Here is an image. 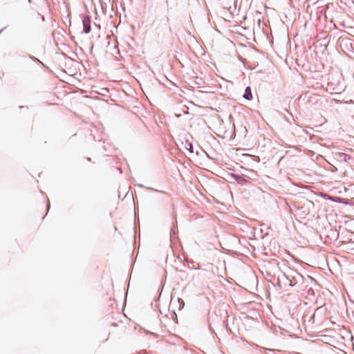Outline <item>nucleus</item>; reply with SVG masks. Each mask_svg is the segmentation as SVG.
Masks as SVG:
<instances>
[{
	"label": "nucleus",
	"instance_id": "obj_1",
	"mask_svg": "<svg viewBox=\"0 0 354 354\" xmlns=\"http://www.w3.org/2000/svg\"><path fill=\"white\" fill-rule=\"evenodd\" d=\"M291 272L294 274L292 276L286 272H282L281 275H279L278 279L281 280V278H284L289 286H294L297 283V279L301 277V274L296 270H291Z\"/></svg>",
	"mask_w": 354,
	"mask_h": 354
},
{
	"label": "nucleus",
	"instance_id": "obj_2",
	"mask_svg": "<svg viewBox=\"0 0 354 354\" xmlns=\"http://www.w3.org/2000/svg\"><path fill=\"white\" fill-rule=\"evenodd\" d=\"M83 24V32L85 34H88L91 32V19L89 17L86 16L82 20Z\"/></svg>",
	"mask_w": 354,
	"mask_h": 354
},
{
	"label": "nucleus",
	"instance_id": "obj_3",
	"mask_svg": "<svg viewBox=\"0 0 354 354\" xmlns=\"http://www.w3.org/2000/svg\"><path fill=\"white\" fill-rule=\"evenodd\" d=\"M231 177L239 185H244L248 182V180L244 176L239 174H232Z\"/></svg>",
	"mask_w": 354,
	"mask_h": 354
},
{
	"label": "nucleus",
	"instance_id": "obj_4",
	"mask_svg": "<svg viewBox=\"0 0 354 354\" xmlns=\"http://www.w3.org/2000/svg\"><path fill=\"white\" fill-rule=\"evenodd\" d=\"M336 158L344 162H348L349 160L351 159V156L349 154L343 153V152H338L336 153Z\"/></svg>",
	"mask_w": 354,
	"mask_h": 354
},
{
	"label": "nucleus",
	"instance_id": "obj_5",
	"mask_svg": "<svg viewBox=\"0 0 354 354\" xmlns=\"http://www.w3.org/2000/svg\"><path fill=\"white\" fill-rule=\"evenodd\" d=\"M243 97L247 100H252L253 96H252V89L250 86H247L245 88Z\"/></svg>",
	"mask_w": 354,
	"mask_h": 354
},
{
	"label": "nucleus",
	"instance_id": "obj_6",
	"mask_svg": "<svg viewBox=\"0 0 354 354\" xmlns=\"http://www.w3.org/2000/svg\"><path fill=\"white\" fill-rule=\"evenodd\" d=\"M185 149L187 150L189 153L194 152V147L192 142H190L188 140H185V142H182Z\"/></svg>",
	"mask_w": 354,
	"mask_h": 354
},
{
	"label": "nucleus",
	"instance_id": "obj_7",
	"mask_svg": "<svg viewBox=\"0 0 354 354\" xmlns=\"http://www.w3.org/2000/svg\"><path fill=\"white\" fill-rule=\"evenodd\" d=\"M24 57H28L29 59H30L31 60L37 62V63H39V64H41L42 65H44V64L42 63V62H41L39 59H37V57L31 55H29V54H26L25 55L23 56Z\"/></svg>",
	"mask_w": 354,
	"mask_h": 354
},
{
	"label": "nucleus",
	"instance_id": "obj_8",
	"mask_svg": "<svg viewBox=\"0 0 354 354\" xmlns=\"http://www.w3.org/2000/svg\"><path fill=\"white\" fill-rule=\"evenodd\" d=\"M178 301L179 305H180L179 308H182V307H183V306H184V301H183V300L182 299L178 298Z\"/></svg>",
	"mask_w": 354,
	"mask_h": 354
},
{
	"label": "nucleus",
	"instance_id": "obj_9",
	"mask_svg": "<svg viewBox=\"0 0 354 354\" xmlns=\"http://www.w3.org/2000/svg\"><path fill=\"white\" fill-rule=\"evenodd\" d=\"M37 16L41 19L43 21H45V17L44 15H41L40 13L37 12Z\"/></svg>",
	"mask_w": 354,
	"mask_h": 354
},
{
	"label": "nucleus",
	"instance_id": "obj_10",
	"mask_svg": "<svg viewBox=\"0 0 354 354\" xmlns=\"http://www.w3.org/2000/svg\"><path fill=\"white\" fill-rule=\"evenodd\" d=\"M50 207V201H48L47 204H46V210H47V212H48Z\"/></svg>",
	"mask_w": 354,
	"mask_h": 354
},
{
	"label": "nucleus",
	"instance_id": "obj_11",
	"mask_svg": "<svg viewBox=\"0 0 354 354\" xmlns=\"http://www.w3.org/2000/svg\"><path fill=\"white\" fill-rule=\"evenodd\" d=\"M168 23H169V18H168V17H167V18H166L165 25L167 26V25L168 24Z\"/></svg>",
	"mask_w": 354,
	"mask_h": 354
},
{
	"label": "nucleus",
	"instance_id": "obj_12",
	"mask_svg": "<svg viewBox=\"0 0 354 354\" xmlns=\"http://www.w3.org/2000/svg\"><path fill=\"white\" fill-rule=\"evenodd\" d=\"M138 186H140V187H144V186L142 185H140V184H139Z\"/></svg>",
	"mask_w": 354,
	"mask_h": 354
},
{
	"label": "nucleus",
	"instance_id": "obj_13",
	"mask_svg": "<svg viewBox=\"0 0 354 354\" xmlns=\"http://www.w3.org/2000/svg\"><path fill=\"white\" fill-rule=\"evenodd\" d=\"M171 232H172L174 234H175V231H174V230H171Z\"/></svg>",
	"mask_w": 354,
	"mask_h": 354
},
{
	"label": "nucleus",
	"instance_id": "obj_14",
	"mask_svg": "<svg viewBox=\"0 0 354 354\" xmlns=\"http://www.w3.org/2000/svg\"><path fill=\"white\" fill-rule=\"evenodd\" d=\"M267 351H273V350L272 349H266Z\"/></svg>",
	"mask_w": 354,
	"mask_h": 354
}]
</instances>
